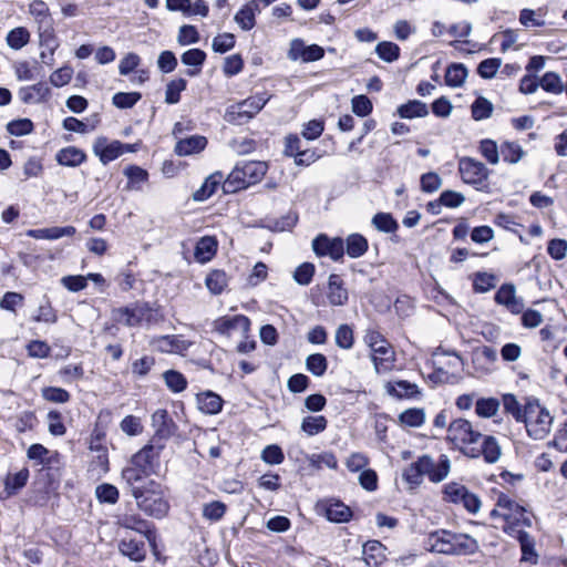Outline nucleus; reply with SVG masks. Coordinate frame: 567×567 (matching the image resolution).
<instances>
[{
    "mask_svg": "<svg viewBox=\"0 0 567 567\" xmlns=\"http://www.w3.org/2000/svg\"><path fill=\"white\" fill-rule=\"evenodd\" d=\"M268 97L262 94H256L248 99L231 104L225 112V121L233 125H243L249 122L257 113H259L266 103Z\"/></svg>",
    "mask_w": 567,
    "mask_h": 567,
    "instance_id": "423d86ee",
    "label": "nucleus"
},
{
    "mask_svg": "<svg viewBox=\"0 0 567 567\" xmlns=\"http://www.w3.org/2000/svg\"><path fill=\"white\" fill-rule=\"evenodd\" d=\"M354 337L353 331L348 324H341L336 331V344L344 350L353 347Z\"/></svg>",
    "mask_w": 567,
    "mask_h": 567,
    "instance_id": "69168bd1",
    "label": "nucleus"
},
{
    "mask_svg": "<svg viewBox=\"0 0 567 567\" xmlns=\"http://www.w3.org/2000/svg\"><path fill=\"white\" fill-rule=\"evenodd\" d=\"M154 435L152 441L164 443L174 435L177 426L165 409H158L152 414Z\"/></svg>",
    "mask_w": 567,
    "mask_h": 567,
    "instance_id": "f8f14e48",
    "label": "nucleus"
},
{
    "mask_svg": "<svg viewBox=\"0 0 567 567\" xmlns=\"http://www.w3.org/2000/svg\"><path fill=\"white\" fill-rule=\"evenodd\" d=\"M312 249L318 256H330L339 260L344 254V243L341 238L330 239L326 235H319L312 240Z\"/></svg>",
    "mask_w": 567,
    "mask_h": 567,
    "instance_id": "2eb2a0df",
    "label": "nucleus"
},
{
    "mask_svg": "<svg viewBox=\"0 0 567 567\" xmlns=\"http://www.w3.org/2000/svg\"><path fill=\"white\" fill-rule=\"evenodd\" d=\"M399 420L406 426L419 427L424 423L425 414L423 409H408L399 415Z\"/></svg>",
    "mask_w": 567,
    "mask_h": 567,
    "instance_id": "13d9d810",
    "label": "nucleus"
},
{
    "mask_svg": "<svg viewBox=\"0 0 567 567\" xmlns=\"http://www.w3.org/2000/svg\"><path fill=\"white\" fill-rule=\"evenodd\" d=\"M326 516L330 522L346 523L351 516V509L341 502L331 503L326 511Z\"/></svg>",
    "mask_w": 567,
    "mask_h": 567,
    "instance_id": "a19ab883",
    "label": "nucleus"
},
{
    "mask_svg": "<svg viewBox=\"0 0 567 567\" xmlns=\"http://www.w3.org/2000/svg\"><path fill=\"white\" fill-rule=\"evenodd\" d=\"M215 324L216 330L223 334L229 333L233 330L247 332L250 327V320L246 316L237 315L234 317H223L218 319Z\"/></svg>",
    "mask_w": 567,
    "mask_h": 567,
    "instance_id": "b1692460",
    "label": "nucleus"
},
{
    "mask_svg": "<svg viewBox=\"0 0 567 567\" xmlns=\"http://www.w3.org/2000/svg\"><path fill=\"white\" fill-rule=\"evenodd\" d=\"M40 37L41 45L45 48L43 51H41L40 59L44 64L52 65L54 62L53 54L58 48V44L54 41L52 32H49L48 34H40Z\"/></svg>",
    "mask_w": 567,
    "mask_h": 567,
    "instance_id": "bf43d9fd",
    "label": "nucleus"
},
{
    "mask_svg": "<svg viewBox=\"0 0 567 567\" xmlns=\"http://www.w3.org/2000/svg\"><path fill=\"white\" fill-rule=\"evenodd\" d=\"M346 251L351 258H359L368 250V240L360 234H352L346 240Z\"/></svg>",
    "mask_w": 567,
    "mask_h": 567,
    "instance_id": "58836bf2",
    "label": "nucleus"
},
{
    "mask_svg": "<svg viewBox=\"0 0 567 567\" xmlns=\"http://www.w3.org/2000/svg\"><path fill=\"white\" fill-rule=\"evenodd\" d=\"M30 40L29 31L23 27H18L9 31L7 34V43L13 50H20Z\"/></svg>",
    "mask_w": 567,
    "mask_h": 567,
    "instance_id": "09e8293b",
    "label": "nucleus"
},
{
    "mask_svg": "<svg viewBox=\"0 0 567 567\" xmlns=\"http://www.w3.org/2000/svg\"><path fill=\"white\" fill-rule=\"evenodd\" d=\"M386 391L390 395L398 399H411L420 394L419 386L405 380L389 382L386 384Z\"/></svg>",
    "mask_w": 567,
    "mask_h": 567,
    "instance_id": "c756f323",
    "label": "nucleus"
},
{
    "mask_svg": "<svg viewBox=\"0 0 567 567\" xmlns=\"http://www.w3.org/2000/svg\"><path fill=\"white\" fill-rule=\"evenodd\" d=\"M424 472L421 466L420 457L406 466L402 473L403 480L409 484L410 488L419 487L423 482Z\"/></svg>",
    "mask_w": 567,
    "mask_h": 567,
    "instance_id": "ea45409f",
    "label": "nucleus"
},
{
    "mask_svg": "<svg viewBox=\"0 0 567 567\" xmlns=\"http://www.w3.org/2000/svg\"><path fill=\"white\" fill-rule=\"evenodd\" d=\"M261 7L256 1H248L235 14L234 20L244 31H250L256 25V16L260 13Z\"/></svg>",
    "mask_w": 567,
    "mask_h": 567,
    "instance_id": "412c9836",
    "label": "nucleus"
},
{
    "mask_svg": "<svg viewBox=\"0 0 567 567\" xmlns=\"http://www.w3.org/2000/svg\"><path fill=\"white\" fill-rule=\"evenodd\" d=\"M205 60L206 53L200 49H189L185 51L181 56L183 64L194 68L186 71V74L189 76H195L200 73V69Z\"/></svg>",
    "mask_w": 567,
    "mask_h": 567,
    "instance_id": "2f4dec72",
    "label": "nucleus"
},
{
    "mask_svg": "<svg viewBox=\"0 0 567 567\" xmlns=\"http://www.w3.org/2000/svg\"><path fill=\"white\" fill-rule=\"evenodd\" d=\"M310 465L317 470H321L322 467H328L331 470H336L338 467V461L333 453L323 452L320 454H311L308 457Z\"/></svg>",
    "mask_w": 567,
    "mask_h": 567,
    "instance_id": "5fc2aeb1",
    "label": "nucleus"
},
{
    "mask_svg": "<svg viewBox=\"0 0 567 567\" xmlns=\"http://www.w3.org/2000/svg\"><path fill=\"white\" fill-rule=\"evenodd\" d=\"M51 91L47 83L38 82L19 90V99L25 104H40L50 97Z\"/></svg>",
    "mask_w": 567,
    "mask_h": 567,
    "instance_id": "a211bd4d",
    "label": "nucleus"
},
{
    "mask_svg": "<svg viewBox=\"0 0 567 567\" xmlns=\"http://www.w3.org/2000/svg\"><path fill=\"white\" fill-rule=\"evenodd\" d=\"M205 284L212 293L219 295L227 286V275L223 270H214L207 275Z\"/></svg>",
    "mask_w": 567,
    "mask_h": 567,
    "instance_id": "49530a36",
    "label": "nucleus"
},
{
    "mask_svg": "<svg viewBox=\"0 0 567 567\" xmlns=\"http://www.w3.org/2000/svg\"><path fill=\"white\" fill-rule=\"evenodd\" d=\"M478 148L482 156L491 165H496L499 163V146L495 141L489 138L482 140Z\"/></svg>",
    "mask_w": 567,
    "mask_h": 567,
    "instance_id": "864d4df0",
    "label": "nucleus"
},
{
    "mask_svg": "<svg viewBox=\"0 0 567 567\" xmlns=\"http://www.w3.org/2000/svg\"><path fill=\"white\" fill-rule=\"evenodd\" d=\"M95 496L100 503L113 505L118 501L120 493L115 485L103 483L95 487Z\"/></svg>",
    "mask_w": 567,
    "mask_h": 567,
    "instance_id": "de8ad7c7",
    "label": "nucleus"
},
{
    "mask_svg": "<svg viewBox=\"0 0 567 567\" xmlns=\"http://www.w3.org/2000/svg\"><path fill=\"white\" fill-rule=\"evenodd\" d=\"M144 538V535L135 537L132 534H126L118 542L120 553L132 561H143L147 553Z\"/></svg>",
    "mask_w": 567,
    "mask_h": 567,
    "instance_id": "ddd939ff",
    "label": "nucleus"
},
{
    "mask_svg": "<svg viewBox=\"0 0 567 567\" xmlns=\"http://www.w3.org/2000/svg\"><path fill=\"white\" fill-rule=\"evenodd\" d=\"M328 368V360L322 353H313L306 359V369L315 377H322Z\"/></svg>",
    "mask_w": 567,
    "mask_h": 567,
    "instance_id": "3c124183",
    "label": "nucleus"
},
{
    "mask_svg": "<svg viewBox=\"0 0 567 567\" xmlns=\"http://www.w3.org/2000/svg\"><path fill=\"white\" fill-rule=\"evenodd\" d=\"M443 181L435 172H429L421 176L420 186L423 193L432 194L441 188Z\"/></svg>",
    "mask_w": 567,
    "mask_h": 567,
    "instance_id": "680f3d73",
    "label": "nucleus"
},
{
    "mask_svg": "<svg viewBox=\"0 0 567 567\" xmlns=\"http://www.w3.org/2000/svg\"><path fill=\"white\" fill-rule=\"evenodd\" d=\"M351 106L352 112L361 117L368 116L373 110L372 102L367 95L363 94L352 97Z\"/></svg>",
    "mask_w": 567,
    "mask_h": 567,
    "instance_id": "774afa93",
    "label": "nucleus"
},
{
    "mask_svg": "<svg viewBox=\"0 0 567 567\" xmlns=\"http://www.w3.org/2000/svg\"><path fill=\"white\" fill-rule=\"evenodd\" d=\"M458 173L465 184L474 186L477 190L488 192L489 169L484 163L472 157H463L458 161Z\"/></svg>",
    "mask_w": 567,
    "mask_h": 567,
    "instance_id": "0eeeda50",
    "label": "nucleus"
},
{
    "mask_svg": "<svg viewBox=\"0 0 567 567\" xmlns=\"http://www.w3.org/2000/svg\"><path fill=\"white\" fill-rule=\"evenodd\" d=\"M515 537L517 538L520 549H522V561H526L529 564L537 563V554L535 551V540L534 538L525 530H516Z\"/></svg>",
    "mask_w": 567,
    "mask_h": 567,
    "instance_id": "f704fd0d",
    "label": "nucleus"
},
{
    "mask_svg": "<svg viewBox=\"0 0 567 567\" xmlns=\"http://www.w3.org/2000/svg\"><path fill=\"white\" fill-rule=\"evenodd\" d=\"M55 159L62 166L76 167L86 161V154L75 146H68L56 153Z\"/></svg>",
    "mask_w": 567,
    "mask_h": 567,
    "instance_id": "bb28decb",
    "label": "nucleus"
},
{
    "mask_svg": "<svg viewBox=\"0 0 567 567\" xmlns=\"http://www.w3.org/2000/svg\"><path fill=\"white\" fill-rule=\"evenodd\" d=\"M480 446H471L467 450H463V453L471 457H478L483 455L485 462L495 463L499 460L502 451L497 440L492 435L483 436Z\"/></svg>",
    "mask_w": 567,
    "mask_h": 567,
    "instance_id": "4468645a",
    "label": "nucleus"
},
{
    "mask_svg": "<svg viewBox=\"0 0 567 567\" xmlns=\"http://www.w3.org/2000/svg\"><path fill=\"white\" fill-rule=\"evenodd\" d=\"M196 403L202 413L215 415L221 411L224 400L219 394L208 390L196 395Z\"/></svg>",
    "mask_w": 567,
    "mask_h": 567,
    "instance_id": "aec40b11",
    "label": "nucleus"
},
{
    "mask_svg": "<svg viewBox=\"0 0 567 567\" xmlns=\"http://www.w3.org/2000/svg\"><path fill=\"white\" fill-rule=\"evenodd\" d=\"M373 226L382 233H394L399 225L389 213H378L372 218Z\"/></svg>",
    "mask_w": 567,
    "mask_h": 567,
    "instance_id": "4d7b16f0",
    "label": "nucleus"
},
{
    "mask_svg": "<svg viewBox=\"0 0 567 567\" xmlns=\"http://www.w3.org/2000/svg\"><path fill=\"white\" fill-rule=\"evenodd\" d=\"M133 497L136 499L140 509L150 516L162 518L168 512L169 505L164 497L161 485L153 480L146 483V487L134 488Z\"/></svg>",
    "mask_w": 567,
    "mask_h": 567,
    "instance_id": "7ed1b4c3",
    "label": "nucleus"
},
{
    "mask_svg": "<svg viewBox=\"0 0 567 567\" xmlns=\"http://www.w3.org/2000/svg\"><path fill=\"white\" fill-rule=\"evenodd\" d=\"M141 97L142 94L138 92H118L113 95L112 102L118 109H131Z\"/></svg>",
    "mask_w": 567,
    "mask_h": 567,
    "instance_id": "e2e57ef3",
    "label": "nucleus"
},
{
    "mask_svg": "<svg viewBox=\"0 0 567 567\" xmlns=\"http://www.w3.org/2000/svg\"><path fill=\"white\" fill-rule=\"evenodd\" d=\"M217 249V241L214 237H202L195 247V258L199 262L209 261Z\"/></svg>",
    "mask_w": 567,
    "mask_h": 567,
    "instance_id": "c9c22d12",
    "label": "nucleus"
},
{
    "mask_svg": "<svg viewBox=\"0 0 567 567\" xmlns=\"http://www.w3.org/2000/svg\"><path fill=\"white\" fill-rule=\"evenodd\" d=\"M123 173L128 179V189L141 190L142 184L146 183L148 179L147 171L136 165L125 167Z\"/></svg>",
    "mask_w": 567,
    "mask_h": 567,
    "instance_id": "e433bc0d",
    "label": "nucleus"
},
{
    "mask_svg": "<svg viewBox=\"0 0 567 567\" xmlns=\"http://www.w3.org/2000/svg\"><path fill=\"white\" fill-rule=\"evenodd\" d=\"M526 155L520 144L515 141H504L499 145V157L502 156L505 163L515 165Z\"/></svg>",
    "mask_w": 567,
    "mask_h": 567,
    "instance_id": "473e14b6",
    "label": "nucleus"
},
{
    "mask_svg": "<svg viewBox=\"0 0 567 567\" xmlns=\"http://www.w3.org/2000/svg\"><path fill=\"white\" fill-rule=\"evenodd\" d=\"M327 297L332 306H343L348 302V290L339 275L329 276Z\"/></svg>",
    "mask_w": 567,
    "mask_h": 567,
    "instance_id": "4be33fe9",
    "label": "nucleus"
},
{
    "mask_svg": "<svg viewBox=\"0 0 567 567\" xmlns=\"http://www.w3.org/2000/svg\"><path fill=\"white\" fill-rule=\"evenodd\" d=\"M268 166L260 161H240L223 183L225 194H234L258 183L267 173Z\"/></svg>",
    "mask_w": 567,
    "mask_h": 567,
    "instance_id": "f03ea898",
    "label": "nucleus"
},
{
    "mask_svg": "<svg viewBox=\"0 0 567 567\" xmlns=\"http://www.w3.org/2000/svg\"><path fill=\"white\" fill-rule=\"evenodd\" d=\"M496 506L501 512L493 509L491 514L492 516L499 515L508 523V527H504L506 533L513 535V533L516 532L513 525L516 524L526 527L532 526V515L524 506L516 503L508 495L501 494L497 497Z\"/></svg>",
    "mask_w": 567,
    "mask_h": 567,
    "instance_id": "39448f33",
    "label": "nucleus"
},
{
    "mask_svg": "<svg viewBox=\"0 0 567 567\" xmlns=\"http://www.w3.org/2000/svg\"><path fill=\"white\" fill-rule=\"evenodd\" d=\"M482 437L483 435L465 419H456L447 427V439L455 445H463L462 451L476 445Z\"/></svg>",
    "mask_w": 567,
    "mask_h": 567,
    "instance_id": "1a4fd4ad",
    "label": "nucleus"
},
{
    "mask_svg": "<svg viewBox=\"0 0 567 567\" xmlns=\"http://www.w3.org/2000/svg\"><path fill=\"white\" fill-rule=\"evenodd\" d=\"M362 554L369 567H378L385 559V547L379 540H369L363 545Z\"/></svg>",
    "mask_w": 567,
    "mask_h": 567,
    "instance_id": "a878e982",
    "label": "nucleus"
},
{
    "mask_svg": "<svg viewBox=\"0 0 567 567\" xmlns=\"http://www.w3.org/2000/svg\"><path fill=\"white\" fill-rule=\"evenodd\" d=\"M371 360L377 373H384L392 369L395 361V353L388 340L371 349Z\"/></svg>",
    "mask_w": 567,
    "mask_h": 567,
    "instance_id": "dca6fc26",
    "label": "nucleus"
},
{
    "mask_svg": "<svg viewBox=\"0 0 567 567\" xmlns=\"http://www.w3.org/2000/svg\"><path fill=\"white\" fill-rule=\"evenodd\" d=\"M33 123L29 118L13 120L7 124V131L14 136H23L33 131Z\"/></svg>",
    "mask_w": 567,
    "mask_h": 567,
    "instance_id": "0e129e2a",
    "label": "nucleus"
},
{
    "mask_svg": "<svg viewBox=\"0 0 567 567\" xmlns=\"http://www.w3.org/2000/svg\"><path fill=\"white\" fill-rule=\"evenodd\" d=\"M29 470L23 467L19 472L12 475H8L6 478V491L9 495L16 494L19 489L25 486L29 480Z\"/></svg>",
    "mask_w": 567,
    "mask_h": 567,
    "instance_id": "c03bdc74",
    "label": "nucleus"
},
{
    "mask_svg": "<svg viewBox=\"0 0 567 567\" xmlns=\"http://www.w3.org/2000/svg\"><path fill=\"white\" fill-rule=\"evenodd\" d=\"M164 447V443L151 440L148 444L132 456L131 463L155 474L161 466L159 456Z\"/></svg>",
    "mask_w": 567,
    "mask_h": 567,
    "instance_id": "9d476101",
    "label": "nucleus"
},
{
    "mask_svg": "<svg viewBox=\"0 0 567 567\" xmlns=\"http://www.w3.org/2000/svg\"><path fill=\"white\" fill-rule=\"evenodd\" d=\"M522 422L532 439L543 440L550 432L553 416L537 400H528L525 403V416Z\"/></svg>",
    "mask_w": 567,
    "mask_h": 567,
    "instance_id": "20e7f679",
    "label": "nucleus"
},
{
    "mask_svg": "<svg viewBox=\"0 0 567 567\" xmlns=\"http://www.w3.org/2000/svg\"><path fill=\"white\" fill-rule=\"evenodd\" d=\"M375 52L381 60L391 63L399 59L400 48L393 42L383 41L378 43Z\"/></svg>",
    "mask_w": 567,
    "mask_h": 567,
    "instance_id": "052dcab7",
    "label": "nucleus"
},
{
    "mask_svg": "<svg viewBox=\"0 0 567 567\" xmlns=\"http://www.w3.org/2000/svg\"><path fill=\"white\" fill-rule=\"evenodd\" d=\"M117 524L126 529L138 532L152 544L155 540V532L150 528L146 520L136 514H123L117 517Z\"/></svg>",
    "mask_w": 567,
    "mask_h": 567,
    "instance_id": "6ab92c4d",
    "label": "nucleus"
},
{
    "mask_svg": "<svg viewBox=\"0 0 567 567\" xmlns=\"http://www.w3.org/2000/svg\"><path fill=\"white\" fill-rule=\"evenodd\" d=\"M398 115L401 118H415L425 117L429 115L427 105L419 100H410L409 102L400 105L396 110Z\"/></svg>",
    "mask_w": 567,
    "mask_h": 567,
    "instance_id": "72a5a7b5",
    "label": "nucleus"
},
{
    "mask_svg": "<svg viewBox=\"0 0 567 567\" xmlns=\"http://www.w3.org/2000/svg\"><path fill=\"white\" fill-rule=\"evenodd\" d=\"M207 145V140L204 136L194 135L178 141L175 145V153L179 156H188L199 153Z\"/></svg>",
    "mask_w": 567,
    "mask_h": 567,
    "instance_id": "cd10ccee",
    "label": "nucleus"
},
{
    "mask_svg": "<svg viewBox=\"0 0 567 567\" xmlns=\"http://www.w3.org/2000/svg\"><path fill=\"white\" fill-rule=\"evenodd\" d=\"M187 82L184 79L172 80L166 85L165 102L167 104H176L181 100V92L186 89Z\"/></svg>",
    "mask_w": 567,
    "mask_h": 567,
    "instance_id": "6e6d98bb",
    "label": "nucleus"
},
{
    "mask_svg": "<svg viewBox=\"0 0 567 567\" xmlns=\"http://www.w3.org/2000/svg\"><path fill=\"white\" fill-rule=\"evenodd\" d=\"M328 421L323 415L306 416L301 422V430L308 435L313 436L327 429Z\"/></svg>",
    "mask_w": 567,
    "mask_h": 567,
    "instance_id": "37998d69",
    "label": "nucleus"
},
{
    "mask_svg": "<svg viewBox=\"0 0 567 567\" xmlns=\"http://www.w3.org/2000/svg\"><path fill=\"white\" fill-rule=\"evenodd\" d=\"M150 475H152V473L132 463L122 471V478L131 487L132 493L136 487H146V483H142Z\"/></svg>",
    "mask_w": 567,
    "mask_h": 567,
    "instance_id": "c85d7f7f",
    "label": "nucleus"
},
{
    "mask_svg": "<svg viewBox=\"0 0 567 567\" xmlns=\"http://www.w3.org/2000/svg\"><path fill=\"white\" fill-rule=\"evenodd\" d=\"M123 143L120 141H107L106 137H97L93 144V153L99 156L100 161L105 165L123 154Z\"/></svg>",
    "mask_w": 567,
    "mask_h": 567,
    "instance_id": "f3484780",
    "label": "nucleus"
},
{
    "mask_svg": "<svg viewBox=\"0 0 567 567\" xmlns=\"http://www.w3.org/2000/svg\"><path fill=\"white\" fill-rule=\"evenodd\" d=\"M420 461L424 475H426L432 483H440L450 474L451 461L444 454L440 456L439 462H435L430 455L420 456Z\"/></svg>",
    "mask_w": 567,
    "mask_h": 567,
    "instance_id": "9b49d317",
    "label": "nucleus"
},
{
    "mask_svg": "<svg viewBox=\"0 0 567 567\" xmlns=\"http://www.w3.org/2000/svg\"><path fill=\"white\" fill-rule=\"evenodd\" d=\"M29 12L34 17L39 29H45L43 34L52 31V19L50 17L49 7L42 0H34L29 6Z\"/></svg>",
    "mask_w": 567,
    "mask_h": 567,
    "instance_id": "393cba45",
    "label": "nucleus"
},
{
    "mask_svg": "<svg viewBox=\"0 0 567 567\" xmlns=\"http://www.w3.org/2000/svg\"><path fill=\"white\" fill-rule=\"evenodd\" d=\"M501 402L496 398H480L475 402V413L480 417L489 419L499 411Z\"/></svg>",
    "mask_w": 567,
    "mask_h": 567,
    "instance_id": "4c0bfd02",
    "label": "nucleus"
},
{
    "mask_svg": "<svg viewBox=\"0 0 567 567\" xmlns=\"http://www.w3.org/2000/svg\"><path fill=\"white\" fill-rule=\"evenodd\" d=\"M152 344L161 352L181 353L187 350L190 343L179 336H161L155 338Z\"/></svg>",
    "mask_w": 567,
    "mask_h": 567,
    "instance_id": "5701e85b",
    "label": "nucleus"
},
{
    "mask_svg": "<svg viewBox=\"0 0 567 567\" xmlns=\"http://www.w3.org/2000/svg\"><path fill=\"white\" fill-rule=\"evenodd\" d=\"M166 386L174 393H179L187 388L186 378L176 370H167L163 373Z\"/></svg>",
    "mask_w": 567,
    "mask_h": 567,
    "instance_id": "a18cd8bd",
    "label": "nucleus"
},
{
    "mask_svg": "<svg viewBox=\"0 0 567 567\" xmlns=\"http://www.w3.org/2000/svg\"><path fill=\"white\" fill-rule=\"evenodd\" d=\"M224 175L220 172L214 173L208 176L204 184L193 194V199L196 202H204L209 198L217 190L218 186L223 183Z\"/></svg>",
    "mask_w": 567,
    "mask_h": 567,
    "instance_id": "7c9ffc66",
    "label": "nucleus"
},
{
    "mask_svg": "<svg viewBox=\"0 0 567 567\" xmlns=\"http://www.w3.org/2000/svg\"><path fill=\"white\" fill-rule=\"evenodd\" d=\"M467 76V69L462 63H455L447 68L445 72V82L449 86H461Z\"/></svg>",
    "mask_w": 567,
    "mask_h": 567,
    "instance_id": "79ce46f5",
    "label": "nucleus"
},
{
    "mask_svg": "<svg viewBox=\"0 0 567 567\" xmlns=\"http://www.w3.org/2000/svg\"><path fill=\"white\" fill-rule=\"evenodd\" d=\"M424 546L427 550L444 555H472L478 550V543L467 534L437 529L427 535Z\"/></svg>",
    "mask_w": 567,
    "mask_h": 567,
    "instance_id": "f257e3e1",
    "label": "nucleus"
},
{
    "mask_svg": "<svg viewBox=\"0 0 567 567\" xmlns=\"http://www.w3.org/2000/svg\"><path fill=\"white\" fill-rule=\"evenodd\" d=\"M539 84L548 93L560 94L564 91L561 78L555 72H546L539 79Z\"/></svg>",
    "mask_w": 567,
    "mask_h": 567,
    "instance_id": "8fccbe9b",
    "label": "nucleus"
},
{
    "mask_svg": "<svg viewBox=\"0 0 567 567\" xmlns=\"http://www.w3.org/2000/svg\"><path fill=\"white\" fill-rule=\"evenodd\" d=\"M199 33L195 25L184 24L179 28L177 42L181 45H189L199 42Z\"/></svg>",
    "mask_w": 567,
    "mask_h": 567,
    "instance_id": "338daca9",
    "label": "nucleus"
},
{
    "mask_svg": "<svg viewBox=\"0 0 567 567\" xmlns=\"http://www.w3.org/2000/svg\"><path fill=\"white\" fill-rule=\"evenodd\" d=\"M443 499L455 505H462L468 513L476 514L481 509L480 497L457 482H450L443 487Z\"/></svg>",
    "mask_w": 567,
    "mask_h": 567,
    "instance_id": "6e6552de",
    "label": "nucleus"
},
{
    "mask_svg": "<svg viewBox=\"0 0 567 567\" xmlns=\"http://www.w3.org/2000/svg\"><path fill=\"white\" fill-rule=\"evenodd\" d=\"M472 117L475 121H482L491 117L493 104L485 97L478 96L471 106Z\"/></svg>",
    "mask_w": 567,
    "mask_h": 567,
    "instance_id": "603ef678",
    "label": "nucleus"
}]
</instances>
